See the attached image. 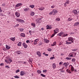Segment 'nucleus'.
I'll use <instances>...</instances> for the list:
<instances>
[{"mask_svg": "<svg viewBox=\"0 0 79 79\" xmlns=\"http://www.w3.org/2000/svg\"><path fill=\"white\" fill-rule=\"evenodd\" d=\"M16 53H17V54H18V55H20V54H21V52L19 51H18Z\"/></svg>", "mask_w": 79, "mask_h": 79, "instance_id": "obj_26", "label": "nucleus"}, {"mask_svg": "<svg viewBox=\"0 0 79 79\" xmlns=\"http://www.w3.org/2000/svg\"><path fill=\"white\" fill-rule=\"evenodd\" d=\"M50 27H51V26H49L48 25H47L46 26V29H49V28H50Z\"/></svg>", "mask_w": 79, "mask_h": 79, "instance_id": "obj_31", "label": "nucleus"}, {"mask_svg": "<svg viewBox=\"0 0 79 79\" xmlns=\"http://www.w3.org/2000/svg\"><path fill=\"white\" fill-rule=\"evenodd\" d=\"M55 59V57H51L50 58V60H53V59Z\"/></svg>", "mask_w": 79, "mask_h": 79, "instance_id": "obj_40", "label": "nucleus"}, {"mask_svg": "<svg viewBox=\"0 0 79 79\" xmlns=\"http://www.w3.org/2000/svg\"><path fill=\"white\" fill-rule=\"evenodd\" d=\"M17 21H19V22H21L22 23H24V20L21 19H16Z\"/></svg>", "mask_w": 79, "mask_h": 79, "instance_id": "obj_7", "label": "nucleus"}, {"mask_svg": "<svg viewBox=\"0 0 79 79\" xmlns=\"http://www.w3.org/2000/svg\"><path fill=\"white\" fill-rule=\"evenodd\" d=\"M66 60H70L71 59V58L70 57H66Z\"/></svg>", "mask_w": 79, "mask_h": 79, "instance_id": "obj_37", "label": "nucleus"}, {"mask_svg": "<svg viewBox=\"0 0 79 79\" xmlns=\"http://www.w3.org/2000/svg\"><path fill=\"white\" fill-rule=\"evenodd\" d=\"M76 50H77V49H73L72 50L73 52H75V51H76Z\"/></svg>", "mask_w": 79, "mask_h": 79, "instance_id": "obj_57", "label": "nucleus"}, {"mask_svg": "<svg viewBox=\"0 0 79 79\" xmlns=\"http://www.w3.org/2000/svg\"><path fill=\"white\" fill-rule=\"evenodd\" d=\"M22 45H23V46L24 48H27V45H26V44L25 43H23Z\"/></svg>", "mask_w": 79, "mask_h": 79, "instance_id": "obj_11", "label": "nucleus"}, {"mask_svg": "<svg viewBox=\"0 0 79 79\" xmlns=\"http://www.w3.org/2000/svg\"><path fill=\"white\" fill-rule=\"evenodd\" d=\"M28 9L27 8H25L24 9V11H28Z\"/></svg>", "mask_w": 79, "mask_h": 79, "instance_id": "obj_44", "label": "nucleus"}, {"mask_svg": "<svg viewBox=\"0 0 79 79\" xmlns=\"http://www.w3.org/2000/svg\"><path fill=\"white\" fill-rule=\"evenodd\" d=\"M24 74H26V72L24 71H22L20 72V75L22 76L24 75Z\"/></svg>", "mask_w": 79, "mask_h": 79, "instance_id": "obj_6", "label": "nucleus"}, {"mask_svg": "<svg viewBox=\"0 0 79 79\" xmlns=\"http://www.w3.org/2000/svg\"><path fill=\"white\" fill-rule=\"evenodd\" d=\"M22 63L23 64H26V62H22Z\"/></svg>", "mask_w": 79, "mask_h": 79, "instance_id": "obj_63", "label": "nucleus"}, {"mask_svg": "<svg viewBox=\"0 0 79 79\" xmlns=\"http://www.w3.org/2000/svg\"><path fill=\"white\" fill-rule=\"evenodd\" d=\"M0 16H3V13H0Z\"/></svg>", "mask_w": 79, "mask_h": 79, "instance_id": "obj_58", "label": "nucleus"}, {"mask_svg": "<svg viewBox=\"0 0 79 79\" xmlns=\"http://www.w3.org/2000/svg\"><path fill=\"white\" fill-rule=\"evenodd\" d=\"M20 35L22 37H25V34L24 33H21L20 34Z\"/></svg>", "mask_w": 79, "mask_h": 79, "instance_id": "obj_27", "label": "nucleus"}, {"mask_svg": "<svg viewBox=\"0 0 79 79\" xmlns=\"http://www.w3.org/2000/svg\"><path fill=\"white\" fill-rule=\"evenodd\" d=\"M39 41V39H36L35 40V41L36 42H38V41Z\"/></svg>", "mask_w": 79, "mask_h": 79, "instance_id": "obj_41", "label": "nucleus"}, {"mask_svg": "<svg viewBox=\"0 0 79 79\" xmlns=\"http://www.w3.org/2000/svg\"><path fill=\"white\" fill-rule=\"evenodd\" d=\"M56 34V33H54V34H53L51 36L52 37H53L55 35V34Z\"/></svg>", "mask_w": 79, "mask_h": 79, "instance_id": "obj_45", "label": "nucleus"}, {"mask_svg": "<svg viewBox=\"0 0 79 79\" xmlns=\"http://www.w3.org/2000/svg\"><path fill=\"white\" fill-rule=\"evenodd\" d=\"M72 61H76V59L74 58H73L72 59Z\"/></svg>", "mask_w": 79, "mask_h": 79, "instance_id": "obj_51", "label": "nucleus"}, {"mask_svg": "<svg viewBox=\"0 0 79 79\" xmlns=\"http://www.w3.org/2000/svg\"><path fill=\"white\" fill-rule=\"evenodd\" d=\"M47 70H43V73H46V72H47Z\"/></svg>", "mask_w": 79, "mask_h": 79, "instance_id": "obj_52", "label": "nucleus"}, {"mask_svg": "<svg viewBox=\"0 0 79 79\" xmlns=\"http://www.w3.org/2000/svg\"><path fill=\"white\" fill-rule=\"evenodd\" d=\"M34 45H36L37 44V42L35 41V40L34 41Z\"/></svg>", "mask_w": 79, "mask_h": 79, "instance_id": "obj_42", "label": "nucleus"}, {"mask_svg": "<svg viewBox=\"0 0 79 79\" xmlns=\"http://www.w3.org/2000/svg\"><path fill=\"white\" fill-rule=\"evenodd\" d=\"M10 47L7 45H6V49H10Z\"/></svg>", "mask_w": 79, "mask_h": 79, "instance_id": "obj_25", "label": "nucleus"}, {"mask_svg": "<svg viewBox=\"0 0 79 79\" xmlns=\"http://www.w3.org/2000/svg\"><path fill=\"white\" fill-rule=\"evenodd\" d=\"M22 5V3H19L17 4L15 6L16 7H18L19 6H21Z\"/></svg>", "mask_w": 79, "mask_h": 79, "instance_id": "obj_16", "label": "nucleus"}, {"mask_svg": "<svg viewBox=\"0 0 79 79\" xmlns=\"http://www.w3.org/2000/svg\"><path fill=\"white\" fill-rule=\"evenodd\" d=\"M32 61H33V59H32V58H30L29 59V62L30 64H31V63H32Z\"/></svg>", "mask_w": 79, "mask_h": 79, "instance_id": "obj_15", "label": "nucleus"}, {"mask_svg": "<svg viewBox=\"0 0 79 79\" xmlns=\"http://www.w3.org/2000/svg\"><path fill=\"white\" fill-rule=\"evenodd\" d=\"M39 21H40V18L37 19L36 20V21L37 23H38Z\"/></svg>", "mask_w": 79, "mask_h": 79, "instance_id": "obj_38", "label": "nucleus"}, {"mask_svg": "<svg viewBox=\"0 0 79 79\" xmlns=\"http://www.w3.org/2000/svg\"><path fill=\"white\" fill-rule=\"evenodd\" d=\"M31 25L33 26V27H35V25L34 23H31Z\"/></svg>", "mask_w": 79, "mask_h": 79, "instance_id": "obj_24", "label": "nucleus"}, {"mask_svg": "<svg viewBox=\"0 0 79 79\" xmlns=\"http://www.w3.org/2000/svg\"><path fill=\"white\" fill-rule=\"evenodd\" d=\"M0 66H3V63H1L0 64Z\"/></svg>", "mask_w": 79, "mask_h": 79, "instance_id": "obj_59", "label": "nucleus"}, {"mask_svg": "<svg viewBox=\"0 0 79 79\" xmlns=\"http://www.w3.org/2000/svg\"><path fill=\"white\" fill-rule=\"evenodd\" d=\"M60 33H61V35L62 36L63 34H64V32H60Z\"/></svg>", "mask_w": 79, "mask_h": 79, "instance_id": "obj_47", "label": "nucleus"}, {"mask_svg": "<svg viewBox=\"0 0 79 79\" xmlns=\"http://www.w3.org/2000/svg\"><path fill=\"white\" fill-rule=\"evenodd\" d=\"M67 35H68V34H65L64 33V34L63 35H62V37H66V36H67Z\"/></svg>", "mask_w": 79, "mask_h": 79, "instance_id": "obj_33", "label": "nucleus"}, {"mask_svg": "<svg viewBox=\"0 0 79 79\" xmlns=\"http://www.w3.org/2000/svg\"><path fill=\"white\" fill-rule=\"evenodd\" d=\"M56 42L55 41V42H54L53 44H51V45L52 47H53V46H55V45H56Z\"/></svg>", "mask_w": 79, "mask_h": 79, "instance_id": "obj_18", "label": "nucleus"}, {"mask_svg": "<svg viewBox=\"0 0 79 79\" xmlns=\"http://www.w3.org/2000/svg\"><path fill=\"white\" fill-rule=\"evenodd\" d=\"M41 76H42V77H45V75H44V74H41Z\"/></svg>", "mask_w": 79, "mask_h": 79, "instance_id": "obj_43", "label": "nucleus"}, {"mask_svg": "<svg viewBox=\"0 0 79 79\" xmlns=\"http://www.w3.org/2000/svg\"><path fill=\"white\" fill-rule=\"evenodd\" d=\"M53 12L52 11V12H50V13H49V15H53Z\"/></svg>", "mask_w": 79, "mask_h": 79, "instance_id": "obj_48", "label": "nucleus"}, {"mask_svg": "<svg viewBox=\"0 0 79 79\" xmlns=\"http://www.w3.org/2000/svg\"><path fill=\"white\" fill-rule=\"evenodd\" d=\"M15 78H19V77H18V76L16 75L15 76H14Z\"/></svg>", "mask_w": 79, "mask_h": 79, "instance_id": "obj_39", "label": "nucleus"}, {"mask_svg": "<svg viewBox=\"0 0 79 79\" xmlns=\"http://www.w3.org/2000/svg\"><path fill=\"white\" fill-rule=\"evenodd\" d=\"M5 67L6 68H9V66H8V65L6 66Z\"/></svg>", "mask_w": 79, "mask_h": 79, "instance_id": "obj_54", "label": "nucleus"}, {"mask_svg": "<svg viewBox=\"0 0 79 79\" xmlns=\"http://www.w3.org/2000/svg\"><path fill=\"white\" fill-rule=\"evenodd\" d=\"M5 61L7 63L10 64V63H11V62H12V60H11V59H9L8 60H5Z\"/></svg>", "mask_w": 79, "mask_h": 79, "instance_id": "obj_3", "label": "nucleus"}, {"mask_svg": "<svg viewBox=\"0 0 79 79\" xmlns=\"http://www.w3.org/2000/svg\"><path fill=\"white\" fill-rule=\"evenodd\" d=\"M29 40H27L26 41V43H29Z\"/></svg>", "mask_w": 79, "mask_h": 79, "instance_id": "obj_60", "label": "nucleus"}, {"mask_svg": "<svg viewBox=\"0 0 79 79\" xmlns=\"http://www.w3.org/2000/svg\"><path fill=\"white\" fill-rule=\"evenodd\" d=\"M29 33L31 35H32V34H31V31H29Z\"/></svg>", "mask_w": 79, "mask_h": 79, "instance_id": "obj_62", "label": "nucleus"}, {"mask_svg": "<svg viewBox=\"0 0 79 79\" xmlns=\"http://www.w3.org/2000/svg\"><path fill=\"white\" fill-rule=\"evenodd\" d=\"M52 13H53V15H55V14H56V13H58V11L57 10H56L55 9L53 10H52Z\"/></svg>", "mask_w": 79, "mask_h": 79, "instance_id": "obj_4", "label": "nucleus"}, {"mask_svg": "<svg viewBox=\"0 0 79 79\" xmlns=\"http://www.w3.org/2000/svg\"><path fill=\"white\" fill-rule=\"evenodd\" d=\"M44 41L45 43H48L50 42V40H47L45 39H44Z\"/></svg>", "mask_w": 79, "mask_h": 79, "instance_id": "obj_14", "label": "nucleus"}, {"mask_svg": "<svg viewBox=\"0 0 79 79\" xmlns=\"http://www.w3.org/2000/svg\"><path fill=\"white\" fill-rule=\"evenodd\" d=\"M2 11V10H1V7H0V13H1Z\"/></svg>", "mask_w": 79, "mask_h": 79, "instance_id": "obj_64", "label": "nucleus"}, {"mask_svg": "<svg viewBox=\"0 0 79 79\" xmlns=\"http://www.w3.org/2000/svg\"><path fill=\"white\" fill-rule=\"evenodd\" d=\"M54 33H55V34H57V32H59V29L57 28H56L55 29V30H54Z\"/></svg>", "mask_w": 79, "mask_h": 79, "instance_id": "obj_8", "label": "nucleus"}, {"mask_svg": "<svg viewBox=\"0 0 79 79\" xmlns=\"http://www.w3.org/2000/svg\"><path fill=\"white\" fill-rule=\"evenodd\" d=\"M38 44L39 45H41L42 44V43L41 42H39L38 43Z\"/></svg>", "mask_w": 79, "mask_h": 79, "instance_id": "obj_36", "label": "nucleus"}, {"mask_svg": "<svg viewBox=\"0 0 79 79\" xmlns=\"http://www.w3.org/2000/svg\"><path fill=\"white\" fill-rule=\"evenodd\" d=\"M16 73H18V72H19V70L18 69L15 71Z\"/></svg>", "mask_w": 79, "mask_h": 79, "instance_id": "obj_50", "label": "nucleus"}, {"mask_svg": "<svg viewBox=\"0 0 79 79\" xmlns=\"http://www.w3.org/2000/svg\"><path fill=\"white\" fill-rule=\"evenodd\" d=\"M18 46H21V42H19L18 44Z\"/></svg>", "mask_w": 79, "mask_h": 79, "instance_id": "obj_30", "label": "nucleus"}, {"mask_svg": "<svg viewBox=\"0 0 79 79\" xmlns=\"http://www.w3.org/2000/svg\"><path fill=\"white\" fill-rule=\"evenodd\" d=\"M56 64L55 63L53 64H52V67L53 69H55L56 68Z\"/></svg>", "mask_w": 79, "mask_h": 79, "instance_id": "obj_21", "label": "nucleus"}, {"mask_svg": "<svg viewBox=\"0 0 79 79\" xmlns=\"http://www.w3.org/2000/svg\"><path fill=\"white\" fill-rule=\"evenodd\" d=\"M58 35L59 36H61V32L59 33L58 34Z\"/></svg>", "mask_w": 79, "mask_h": 79, "instance_id": "obj_49", "label": "nucleus"}, {"mask_svg": "<svg viewBox=\"0 0 79 79\" xmlns=\"http://www.w3.org/2000/svg\"><path fill=\"white\" fill-rule=\"evenodd\" d=\"M79 24V22H77L74 23V25L75 26H78V25Z\"/></svg>", "mask_w": 79, "mask_h": 79, "instance_id": "obj_29", "label": "nucleus"}, {"mask_svg": "<svg viewBox=\"0 0 79 79\" xmlns=\"http://www.w3.org/2000/svg\"><path fill=\"white\" fill-rule=\"evenodd\" d=\"M66 71L67 72V73H71V72L70 70H69V69H67L66 70Z\"/></svg>", "mask_w": 79, "mask_h": 79, "instance_id": "obj_23", "label": "nucleus"}, {"mask_svg": "<svg viewBox=\"0 0 79 79\" xmlns=\"http://www.w3.org/2000/svg\"><path fill=\"white\" fill-rule=\"evenodd\" d=\"M15 38H13V37H11V38H10V40H12V41H14L15 40Z\"/></svg>", "mask_w": 79, "mask_h": 79, "instance_id": "obj_19", "label": "nucleus"}, {"mask_svg": "<svg viewBox=\"0 0 79 79\" xmlns=\"http://www.w3.org/2000/svg\"><path fill=\"white\" fill-rule=\"evenodd\" d=\"M24 31V29H20V31Z\"/></svg>", "mask_w": 79, "mask_h": 79, "instance_id": "obj_61", "label": "nucleus"}, {"mask_svg": "<svg viewBox=\"0 0 79 79\" xmlns=\"http://www.w3.org/2000/svg\"><path fill=\"white\" fill-rule=\"evenodd\" d=\"M29 7H31V8H34V5H30L29 6Z\"/></svg>", "mask_w": 79, "mask_h": 79, "instance_id": "obj_28", "label": "nucleus"}, {"mask_svg": "<svg viewBox=\"0 0 79 79\" xmlns=\"http://www.w3.org/2000/svg\"><path fill=\"white\" fill-rule=\"evenodd\" d=\"M51 8H55V5H53L51 6Z\"/></svg>", "mask_w": 79, "mask_h": 79, "instance_id": "obj_55", "label": "nucleus"}, {"mask_svg": "<svg viewBox=\"0 0 79 79\" xmlns=\"http://www.w3.org/2000/svg\"><path fill=\"white\" fill-rule=\"evenodd\" d=\"M69 66L70 67L71 71H72V72H73V71H74V67L73 66H72V65H70Z\"/></svg>", "mask_w": 79, "mask_h": 79, "instance_id": "obj_9", "label": "nucleus"}, {"mask_svg": "<svg viewBox=\"0 0 79 79\" xmlns=\"http://www.w3.org/2000/svg\"><path fill=\"white\" fill-rule=\"evenodd\" d=\"M48 51L49 52H50V51H51V50H52V49H51V48H48Z\"/></svg>", "mask_w": 79, "mask_h": 79, "instance_id": "obj_46", "label": "nucleus"}, {"mask_svg": "<svg viewBox=\"0 0 79 79\" xmlns=\"http://www.w3.org/2000/svg\"><path fill=\"white\" fill-rule=\"evenodd\" d=\"M44 9H45L44 7H40L39 8V10H40L41 11H42L44 10Z\"/></svg>", "mask_w": 79, "mask_h": 79, "instance_id": "obj_20", "label": "nucleus"}, {"mask_svg": "<svg viewBox=\"0 0 79 79\" xmlns=\"http://www.w3.org/2000/svg\"><path fill=\"white\" fill-rule=\"evenodd\" d=\"M73 13L74 14V15H75L76 16V15H77V13H78L77 11V10H73Z\"/></svg>", "mask_w": 79, "mask_h": 79, "instance_id": "obj_5", "label": "nucleus"}, {"mask_svg": "<svg viewBox=\"0 0 79 79\" xmlns=\"http://www.w3.org/2000/svg\"><path fill=\"white\" fill-rule=\"evenodd\" d=\"M56 21H60V19L59 18H56Z\"/></svg>", "mask_w": 79, "mask_h": 79, "instance_id": "obj_53", "label": "nucleus"}, {"mask_svg": "<svg viewBox=\"0 0 79 79\" xmlns=\"http://www.w3.org/2000/svg\"><path fill=\"white\" fill-rule=\"evenodd\" d=\"M63 63V62H60L59 63V64H62Z\"/></svg>", "mask_w": 79, "mask_h": 79, "instance_id": "obj_56", "label": "nucleus"}, {"mask_svg": "<svg viewBox=\"0 0 79 79\" xmlns=\"http://www.w3.org/2000/svg\"><path fill=\"white\" fill-rule=\"evenodd\" d=\"M64 66L65 67L68 66V64H67V63H64Z\"/></svg>", "mask_w": 79, "mask_h": 79, "instance_id": "obj_32", "label": "nucleus"}, {"mask_svg": "<svg viewBox=\"0 0 79 79\" xmlns=\"http://www.w3.org/2000/svg\"><path fill=\"white\" fill-rule=\"evenodd\" d=\"M68 40H67V41H66V44H67V45H69V44H72V42H69Z\"/></svg>", "mask_w": 79, "mask_h": 79, "instance_id": "obj_12", "label": "nucleus"}, {"mask_svg": "<svg viewBox=\"0 0 79 79\" xmlns=\"http://www.w3.org/2000/svg\"><path fill=\"white\" fill-rule=\"evenodd\" d=\"M76 53L75 52H72L70 53L69 55V56L71 57H74L75 56H76Z\"/></svg>", "mask_w": 79, "mask_h": 79, "instance_id": "obj_1", "label": "nucleus"}, {"mask_svg": "<svg viewBox=\"0 0 79 79\" xmlns=\"http://www.w3.org/2000/svg\"><path fill=\"white\" fill-rule=\"evenodd\" d=\"M37 73L39 74H40V73H42V71H41L40 70H38L37 71Z\"/></svg>", "mask_w": 79, "mask_h": 79, "instance_id": "obj_34", "label": "nucleus"}, {"mask_svg": "<svg viewBox=\"0 0 79 79\" xmlns=\"http://www.w3.org/2000/svg\"><path fill=\"white\" fill-rule=\"evenodd\" d=\"M68 4H69V1H67L64 3V5L65 6H67V5H68Z\"/></svg>", "mask_w": 79, "mask_h": 79, "instance_id": "obj_17", "label": "nucleus"}, {"mask_svg": "<svg viewBox=\"0 0 79 79\" xmlns=\"http://www.w3.org/2000/svg\"><path fill=\"white\" fill-rule=\"evenodd\" d=\"M68 41H71L72 43H74V39L71 37H70L68 38Z\"/></svg>", "mask_w": 79, "mask_h": 79, "instance_id": "obj_2", "label": "nucleus"}, {"mask_svg": "<svg viewBox=\"0 0 79 79\" xmlns=\"http://www.w3.org/2000/svg\"><path fill=\"white\" fill-rule=\"evenodd\" d=\"M15 15L17 17H18V18H19L20 16V14H19L18 12H16Z\"/></svg>", "mask_w": 79, "mask_h": 79, "instance_id": "obj_10", "label": "nucleus"}, {"mask_svg": "<svg viewBox=\"0 0 79 79\" xmlns=\"http://www.w3.org/2000/svg\"><path fill=\"white\" fill-rule=\"evenodd\" d=\"M36 53L40 57V56H41V53H40V52L38 51Z\"/></svg>", "mask_w": 79, "mask_h": 79, "instance_id": "obj_13", "label": "nucleus"}, {"mask_svg": "<svg viewBox=\"0 0 79 79\" xmlns=\"http://www.w3.org/2000/svg\"><path fill=\"white\" fill-rule=\"evenodd\" d=\"M68 21H72V20H73V18L71 17H69L68 18Z\"/></svg>", "mask_w": 79, "mask_h": 79, "instance_id": "obj_22", "label": "nucleus"}, {"mask_svg": "<svg viewBox=\"0 0 79 79\" xmlns=\"http://www.w3.org/2000/svg\"><path fill=\"white\" fill-rule=\"evenodd\" d=\"M34 14H35V13L34 12H32L31 13V16H34Z\"/></svg>", "mask_w": 79, "mask_h": 79, "instance_id": "obj_35", "label": "nucleus"}]
</instances>
